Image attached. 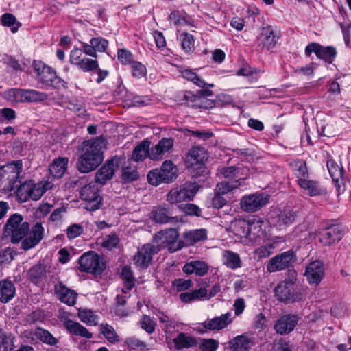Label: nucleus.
<instances>
[{
	"label": "nucleus",
	"mask_w": 351,
	"mask_h": 351,
	"mask_svg": "<svg viewBox=\"0 0 351 351\" xmlns=\"http://www.w3.org/2000/svg\"><path fill=\"white\" fill-rule=\"evenodd\" d=\"M45 229L42 223L36 222L31 229L29 224L23 221L22 215L15 213L8 219L4 228L5 237H10L12 243L21 242V248L27 251L36 246L43 239Z\"/></svg>",
	"instance_id": "nucleus-1"
},
{
	"label": "nucleus",
	"mask_w": 351,
	"mask_h": 351,
	"mask_svg": "<svg viewBox=\"0 0 351 351\" xmlns=\"http://www.w3.org/2000/svg\"><path fill=\"white\" fill-rule=\"evenodd\" d=\"M106 146L107 141L103 136L84 141L79 149L76 163L77 170L82 173L95 170L104 160V151Z\"/></svg>",
	"instance_id": "nucleus-2"
},
{
	"label": "nucleus",
	"mask_w": 351,
	"mask_h": 351,
	"mask_svg": "<svg viewBox=\"0 0 351 351\" xmlns=\"http://www.w3.org/2000/svg\"><path fill=\"white\" fill-rule=\"evenodd\" d=\"M53 187V180L50 177L37 183L29 180L21 184L17 188L16 195L21 202H25L30 199L37 201L41 198L44 193Z\"/></svg>",
	"instance_id": "nucleus-3"
},
{
	"label": "nucleus",
	"mask_w": 351,
	"mask_h": 351,
	"mask_svg": "<svg viewBox=\"0 0 351 351\" xmlns=\"http://www.w3.org/2000/svg\"><path fill=\"white\" fill-rule=\"evenodd\" d=\"M297 276L298 274L295 270L288 271L287 277L274 289L275 296L278 300L288 304L302 300V293L295 289Z\"/></svg>",
	"instance_id": "nucleus-4"
},
{
	"label": "nucleus",
	"mask_w": 351,
	"mask_h": 351,
	"mask_svg": "<svg viewBox=\"0 0 351 351\" xmlns=\"http://www.w3.org/2000/svg\"><path fill=\"white\" fill-rule=\"evenodd\" d=\"M0 173L4 182L3 190L12 191L18 187L17 182L21 183L23 178V162L21 160L13 161L0 168Z\"/></svg>",
	"instance_id": "nucleus-5"
},
{
	"label": "nucleus",
	"mask_w": 351,
	"mask_h": 351,
	"mask_svg": "<svg viewBox=\"0 0 351 351\" xmlns=\"http://www.w3.org/2000/svg\"><path fill=\"white\" fill-rule=\"evenodd\" d=\"M208 159V153L206 149L200 146H194L190 149L186 157V162L189 167L196 170L193 176H206L208 170L205 166V162Z\"/></svg>",
	"instance_id": "nucleus-6"
},
{
	"label": "nucleus",
	"mask_w": 351,
	"mask_h": 351,
	"mask_svg": "<svg viewBox=\"0 0 351 351\" xmlns=\"http://www.w3.org/2000/svg\"><path fill=\"white\" fill-rule=\"evenodd\" d=\"M178 169L171 160L163 162L160 169H156L149 172L147 180L149 184L157 186L162 182L169 183L177 178Z\"/></svg>",
	"instance_id": "nucleus-7"
},
{
	"label": "nucleus",
	"mask_w": 351,
	"mask_h": 351,
	"mask_svg": "<svg viewBox=\"0 0 351 351\" xmlns=\"http://www.w3.org/2000/svg\"><path fill=\"white\" fill-rule=\"evenodd\" d=\"M5 98L12 102H38L46 100V93L32 89L12 88L5 93Z\"/></svg>",
	"instance_id": "nucleus-8"
},
{
	"label": "nucleus",
	"mask_w": 351,
	"mask_h": 351,
	"mask_svg": "<svg viewBox=\"0 0 351 351\" xmlns=\"http://www.w3.org/2000/svg\"><path fill=\"white\" fill-rule=\"evenodd\" d=\"M178 237V230L171 228L155 234L153 243L159 247V251L162 247H167L169 252H173L183 247L182 241H177Z\"/></svg>",
	"instance_id": "nucleus-9"
},
{
	"label": "nucleus",
	"mask_w": 351,
	"mask_h": 351,
	"mask_svg": "<svg viewBox=\"0 0 351 351\" xmlns=\"http://www.w3.org/2000/svg\"><path fill=\"white\" fill-rule=\"evenodd\" d=\"M199 188V186L196 183L186 182L178 187L171 189L168 193L167 200L171 204L193 200Z\"/></svg>",
	"instance_id": "nucleus-10"
},
{
	"label": "nucleus",
	"mask_w": 351,
	"mask_h": 351,
	"mask_svg": "<svg viewBox=\"0 0 351 351\" xmlns=\"http://www.w3.org/2000/svg\"><path fill=\"white\" fill-rule=\"evenodd\" d=\"M78 262L79 269L83 272L100 274L106 268L103 258L93 251L82 255Z\"/></svg>",
	"instance_id": "nucleus-11"
},
{
	"label": "nucleus",
	"mask_w": 351,
	"mask_h": 351,
	"mask_svg": "<svg viewBox=\"0 0 351 351\" xmlns=\"http://www.w3.org/2000/svg\"><path fill=\"white\" fill-rule=\"evenodd\" d=\"M296 259V254L293 250L278 254L268 261L267 270L270 273L284 270L292 266Z\"/></svg>",
	"instance_id": "nucleus-12"
},
{
	"label": "nucleus",
	"mask_w": 351,
	"mask_h": 351,
	"mask_svg": "<svg viewBox=\"0 0 351 351\" xmlns=\"http://www.w3.org/2000/svg\"><path fill=\"white\" fill-rule=\"evenodd\" d=\"M80 195L81 199L87 202L86 208L88 210H96L100 208L102 197L95 183L91 182L82 187Z\"/></svg>",
	"instance_id": "nucleus-13"
},
{
	"label": "nucleus",
	"mask_w": 351,
	"mask_h": 351,
	"mask_svg": "<svg viewBox=\"0 0 351 351\" xmlns=\"http://www.w3.org/2000/svg\"><path fill=\"white\" fill-rule=\"evenodd\" d=\"M119 165L120 158L117 156H114L106 161L95 173V183L101 186L105 185L107 182L113 178L115 172L119 169Z\"/></svg>",
	"instance_id": "nucleus-14"
},
{
	"label": "nucleus",
	"mask_w": 351,
	"mask_h": 351,
	"mask_svg": "<svg viewBox=\"0 0 351 351\" xmlns=\"http://www.w3.org/2000/svg\"><path fill=\"white\" fill-rule=\"evenodd\" d=\"M280 37V32L272 26L263 27L257 37L258 47L262 50H271L276 47Z\"/></svg>",
	"instance_id": "nucleus-15"
},
{
	"label": "nucleus",
	"mask_w": 351,
	"mask_h": 351,
	"mask_svg": "<svg viewBox=\"0 0 351 351\" xmlns=\"http://www.w3.org/2000/svg\"><path fill=\"white\" fill-rule=\"evenodd\" d=\"M159 252V247L154 243L143 245L134 256V264L141 269L147 268L152 263L153 255Z\"/></svg>",
	"instance_id": "nucleus-16"
},
{
	"label": "nucleus",
	"mask_w": 351,
	"mask_h": 351,
	"mask_svg": "<svg viewBox=\"0 0 351 351\" xmlns=\"http://www.w3.org/2000/svg\"><path fill=\"white\" fill-rule=\"evenodd\" d=\"M232 322V315L228 312L219 317L207 319L199 325V330L202 332L207 331H219L226 328Z\"/></svg>",
	"instance_id": "nucleus-17"
},
{
	"label": "nucleus",
	"mask_w": 351,
	"mask_h": 351,
	"mask_svg": "<svg viewBox=\"0 0 351 351\" xmlns=\"http://www.w3.org/2000/svg\"><path fill=\"white\" fill-rule=\"evenodd\" d=\"M315 53L318 58L322 59L326 62L331 63L335 60L337 54L336 49L331 46L323 47L317 43H311L305 48V55L310 56Z\"/></svg>",
	"instance_id": "nucleus-18"
},
{
	"label": "nucleus",
	"mask_w": 351,
	"mask_h": 351,
	"mask_svg": "<svg viewBox=\"0 0 351 351\" xmlns=\"http://www.w3.org/2000/svg\"><path fill=\"white\" fill-rule=\"evenodd\" d=\"M269 200V196L264 193H255L243 198L241 208L247 212H255L264 206Z\"/></svg>",
	"instance_id": "nucleus-19"
},
{
	"label": "nucleus",
	"mask_w": 351,
	"mask_h": 351,
	"mask_svg": "<svg viewBox=\"0 0 351 351\" xmlns=\"http://www.w3.org/2000/svg\"><path fill=\"white\" fill-rule=\"evenodd\" d=\"M298 321L299 317L297 315H284L276 321L274 329L278 334L287 335L294 330Z\"/></svg>",
	"instance_id": "nucleus-20"
},
{
	"label": "nucleus",
	"mask_w": 351,
	"mask_h": 351,
	"mask_svg": "<svg viewBox=\"0 0 351 351\" xmlns=\"http://www.w3.org/2000/svg\"><path fill=\"white\" fill-rule=\"evenodd\" d=\"M325 269L323 263L319 261L310 263L306 267L304 275L310 285H318L323 279Z\"/></svg>",
	"instance_id": "nucleus-21"
},
{
	"label": "nucleus",
	"mask_w": 351,
	"mask_h": 351,
	"mask_svg": "<svg viewBox=\"0 0 351 351\" xmlns=\"http://www.w3.org/2000/svg\"><path fill=\"white\" fill-rule=\"evenodd\" d=\"M54 293L61 302L71 306L76 304L77 293L67 287L62 282L58 281L54 285Z\"/></svg>",
	"instance_id": "nucleus-22"
},
{
	"label": "nucleus",
	"mask_w": 351,
	"mask_h": 351,
	"mask_svg": "<svg viewBox=\"0 0 351 351\" xmlns=\"http://www.w3.org/2000/svg\"><path fill=\"white\" fill-rule=\"evenodd\" d=\"M173 138H163L150 149L148 158L154 160H161L164 154L169 152L173 148Z\"/></svg>",
	"instance_id": "nucleus-23"
},
{
	"label": "nucleus",
	"mask_w": 351,
	"mask_h": 351,
	"mask_svg": "<svg viewBox=\"0 0 351 351\" xmlns=\"http://www.w3.org/2000/svg\"><path fill=\"white\" fill-rule=\"evenodd\" d=\"M231 351H250L254 346V341L247 334L238 335L228 342Z\"/></svg>",
	"instance_id": "nucleus-24"
},
{
	"label": "nucleus",
	"mask_w": 351,
	"mask_h": 351,
	"mask_svg": "<svg viewBox=\"0 0 351 351\" xmlns=\"http://www.w3.org/2000/svg\"><path fill=\"white\" fill-rule=\"evenodd\" d=\"M183 271L188 274H195L197 276H204L208 274L209 265L205 261L200 260L187 262L182 268Z\"/></svg>",
	"instance_id": "nucleus-25"
},
{
	"label": "nucleus",
	"mask_w": 351,
	"mask_h": 351,
	"mask_svg": "<svg viewBox=\"0 0 351 351\" xmlns=\"http://www.w3.org/2000/svg\"><path fill=\"white\" fill-rule=\"evenodd\" d=\"M297 183L311 197L326 193V190L315 180L302 178L297 180Z\"/></svg>",
	"instance_id": "nucleus-26"
},
{
	"label": "nucleus",
	"mask_w": 351,
	"mask_h": 351,
	"mask_svg": "<svg viewBox=\"0 0 351 351\" xmlns=\"http://www.w3.org/2000/svg\"><path fill=\"white\" fill-rule=\"evenodd\" d=\"M343 236L341 230L337 226L325 229L319 234V241L324 245H330L339 241Z\"/></svg>",
	"instance_id": "nucleus-27"
},
{
	"label": "nucleus",
	"mask_w": 351,
	"mask_h": 351,
	"mask_svg": "<svg viewBox=\"0 0 351 351\" xmlns=\"http://www.w3.org/2000/svg\"><path fill=\"white\" fill-rule=\"evenodd\" d=\"M47 265L44 261H39L27 271L28 279L34 284H38L47 277Z\"/></svg>",
	"instance_id": "nucleus-28"
},
{
	"label": "nucleus",
	"mask_w": 351,
	"mask_h": 351,
	"mask_svg": "<svg viewBox=\"0 0 351 351\" xmlns=\"http://www.w3.org/2000/svg\"><path fill=\"white\" fill-rule=\"evenodd\" d=\"M327 167L338 193H342L343 191L341 187L343 184L342 169L333 160L327 161Z\"/></svg>",
	"instance_id": "nucleus-29"
},
{
	"label": "nucleus",
	"mask_w": 351,
	"mask_h": 351,
	"mask_svg": "<svg viewBox=\"0 0 351 351\" xmlns=\"http://www.w3.org/2000/svg\"><path fill=\"white\" fill-rule=\"evenodd\" d=\"M207 238V232L206 229H197L193 230L188 232H186L183 234V241H182V244L183 247L184 245L189 246L195 244L197 242H200L206 239Z\"/></svg>",
	"instance_id": "nucleus-30"
},
{
	"label": "nucleus",
	"mask_w": 351,
	"mask_h": 351,
	"mask_svg": "<svg viewBox=\"0 0 351 351\" xmlns=\"http://www.w3.org/2000/svg\"><path fill=\"white\" fill-rule=\"evenodd\" d=\"M43 84L47 86H53L57 88L65 87L66 82L56 75L55 71L49 67V71H44V74L40 78Z\"/></svg>",
	"instance_id": "nucleus-31"
},
{
	"label": "nucleus",
	"mask_w": 351,
	"mask_h": 351,
	"mask_svg": "<svg viewBox=\"0 0 351 351\" xmlns=\"http://www.w3.org/2000/svg\"><path fill=\"white\" fill-rule=\"evenodd\" d=\"M16 288L13 282L8 279L0 280V302L6 304L15 295Z\"/></svg>",
	"instance_id": "nucleus-32"
},
{
	"label": "nucleus",
	"mask_w": 351,
	"mask_h": 351,
	"mask_svg": "<svg viewBox=\"0 0 351 351\" xmlns=\"http://www.w3.org/2000/svg\"><path fill=\"white\" fill-rule=\"evenodd\" d=\"M64 326L70 332V333L74 335L80 336L86 339H90L93 337L92 333L78 322L69 319H65L64 321Z\"/></svg>",
	"instance_id": "nucleus-33"
},
{
	"label": "nucleus",
	"mask_w": 351,
	"mask_h": 351,
	"mask_svg": "<svg viewBox=\"0 0 351 351\" xmlns=\"http://www.w3.org/2000/svg\"><path fill=\"white\" fill-rule=\"evenodd\" d=\"M222 261L227 267L232 269H236L242 267V261L240 256L230 250H224L223 252Z\"/></svg>",
	"instance_id": "nucleus-34"
},
{
	"label": "nucleus",
	"mask_w": 351,
	"mask_h": 351,
	"mask_svg": "<svg viewBox=\"0 0 351 351\" xmlns=\"http://www.w3.org/2000/svg\"><path fill=\"white\" fill-rule=\"evenodd\" d=\"M68 165V158H59L55 160L49 167L50 175L53 178H60L64 174Z\"/></svg>",
	"instance_id": "nucleus-35"
},
{
	"label": "nucleus",
	"mask_w": 351,
	"mask_h": 351,
	"mask_svg": "<svg viewBox=\"0 0 351 351\" xmlns=\"http://www.w3.org/2000/svg\"><path fill=\"white\" fill-rule=\"evenodd\" d=\"M175 347L178 350L193 348L197 346V341L193 337L186 335L184 332L180 333L173 339Z\"/></svg>",
	"instance_id": "nucleus-36"
},
{
	"label": "nucleus",
	"mask_w": 351,
	"mask_h": 351,
	"mask_svg": "<svg viewBox=\"0 0 351 351\" xmlns=\"http://www.w3.org/2000/svg\"><path fill=\"white\" fill-rule=\"evenodd\" d=\"M152 219L158 223H167L173 220L172 213L169 208L158 207L151 213Z\"/></svg>",
	"instance_id": "nucleus-37"
},
{
	"label": "nucleus",
	"mask_w": 351,
	"mask_h": 351,
	"mask_svg": "<svg viewBox=\"0 0 351 351\" xmlns=\"http://www.w3.org/2000/svg\"><path fill=\"white\" fill-rule=\"evenodd\" d=\"M150 144V141L147 139L143 141L134 148L132 155V159L135 161H143L146 157H148Z\"/></svg>",
	"instance_id": "nucleus-38"
},
{
	"label": "nucleus",
	"mask_w": 351,
	"mask_h": 351,
	"mask_svg": "<svg viewBox=\"0 0 351 351\" xmlns=\"http://www.w3.org/2000/svg\"><path fill=\"white\" fill-rule=\"evenodd\" d=\"M32 335L36 339L49 345H56L58 341L49 331L40 328H36L33 331Z\"/></svg>",
	"instance_id": "nucleus-39"
},
{
	"label": "nucleus",
	"mask_w": 351,
	"mask_h": 351,
	"mask_svg": "<svg viewBox=\"0 0 351 351\" xmlns=\"http://www.w3.org/2000/svg\"><path fill=\"white\" fill-rule=\"evenodd\" d=\"M99 332L104 335L106 339L111 343L120 341V338L114 328L108 324H101L99 326Z\"/></svg>",
	"instance_id": "nucleus-40"
},
{
	"label": "nucleus",
	"mask_w": 351,
	"mask_h": 351,
	"mask_svg": "<svg viewBox=\"0 0 351 351\" xmlns=\"http://www.w3.org/2000/svg\"><path fill=\"white\" fill-rule=\"evenodd\" d=\"M14 337L0 327V351H10L14 346Z\"/></svg>",
	"instance_id": "nucleus-41"
},
{
	"label": "nucleus",
	"mask_w": 351,
	"mask_h": 351,
	"mask_svg": "<svg viewBox=\"0 0 351 351\" xmlns=\"http://www.w3.org/2000/svg\"><path fill=\"white\" fill-rule=\"evenodd\" d=\"M78 317L82 322L89 326L97 324V316L90 310L79 309Z\"/></svg>",
	"instance_id": "nucleus-42"
},
{
	"label": "nucleus",
	"mask_w": 351,
	"mask_h": 351,
	"mask_svg": "<svg viewBox=\"0 0 351 351\" xmlns=\"http://www.w3.org/2000/svg\"><path fill=\"white\" fill-rule=\"evenodd\" d=\"M240 185V180H237L232 182H221L217 184L216 193L225 195L237 189Z\"/></svg>",
	"instance_id": "nucleus-43"
},
{
	"label": "nucleus",
	"mask_w": 351,
	"mask_h": 351,
	"mask_svg": "<svg viewBox=\"0 0 351 351\" xmlns=\"http://www.w3.org/2000/svg\"><path fill=\"white\" fill-rule=\"evenodd\" d=\"M125 345L131 350L144 351L147 350V344L136 337H130L125 339Z\"/></svg>",
	"instance_id": "nucleus-44"
},
{
	"label": "nucleus",
	"mask_w": 351,
	"mask_h": 351,
	"mask_svg": "<svg viewBox=\"0 0 351 351\" xmlns=\"http://www.w3.org/2000/svg\"><path fill=\"white\" fill-rule=\"evenodd\" d=\"M182 77L192 82L199 87H204L206 82L191 69H186L181 73Z\"/></svg>",
	"instance_id": "nucleus-45"
},
{
	"label": "nucleus",
	"mask_w": 351,
	"mask_h": 351,
	"mask_svg": "<svg viewBox=\"0 0 351 351\" xmlns=\"http://www.w3.org/2000/svg\"><path fill=\"white\" fill-rule=\"evenodd\" d=\"M180 40L182 47L186 52H191L194 49L195 40L193 35L183 32L180 34Z\"/></svg>",
	"instance_id": "nucleus-46"
},
{
	"label": "nucleus",
	"mask_w": 351,
	"mask_h": 351,
	"mask_svg": "<svg viewBox=\"0 0 351 351\" xmlns=\"http://www.w3.org/2000/svg\"><path fill=\"white\" fill-rule=\"evenodd\" d=\"M275 247L276 243H267L255 250L254 253L258 258H265L274 252Z\"/></svg>",
	"instance_id": "nucleus-47"
},
{
	"label": "nucleus",
	"mask_w": 351,
	"mask_h": 351,
	"mask_svg": "<svg viewBox=\"0 0 351 351\" xmlns=\"http://www.w3.org/2000/svg\"><path fill=\"white\" fill-rule=\"evenodd\" d=\"M139 324L141 328L145 330L148 334H152L155 330L156 324L149 315H143Z\"/></svg>",
	"instance_id": "nucleus-48"
},
{
	"label": "nucleus",
	"mask_w": 351,
	"mask_h": 351,
	"mask_svg": "<svg viewBox=\"0 0 351 351\" xmlns=\"http://www.w3.org/2000/svg\"><path fill=\"white\" fill-rule=\"evenodd\" d=\"M77 67L84 72H90L99 67L98 62L96 59L84 58V60L80 63Z\"/></svg>",
	"instance_id": "nucleus-49"
},
{
	"label": "nucleus",
	"mask_w": 351,
	"mask_h": 351,
	"mask_svg": "<svg viewBox=\"0 0 351 351\" xmlns=\"http://www.w3.org/2000/svg\"><path fill=\"white\" fill-rule=\"evenodd\" d=\"M169 19L173 22L176 25L182 27L185 25H191L195 27L192 22L188 21L186 18L181 16L179 12L173 11L169 16Z\"/></svg>",
	"instance_id": "nucleus-50"
},
{
	"label": "nucleus",
	"mask_w": 351,
	"mask_h": 351,
	"mask_svg": "<svg viewBox=\"0 0 351 351\" xmlns=\"http://www.w3.org/2000/svg\"><path fill=\"white\" fill-rule=\"evenodd\" d=\"M90 43L94 46L96 53L105 51L108 46V41L102 37L93 38Z\"/></svg>",
	"instance_id": "nucleus-51"
},
{
	"label": "nucleus",
	"mask_w": 351,
	"mask_h": 351,
	"mask_svg": "<svg viewBox=\"0 0 351 351\" xmlns=\"http://www.w3.org/2000/svg\"><path fill=\"white\" fill-rule=\"evenodd\" d=\"M15 253L10 248H5L0 252V266L5 265L12 261Z\"/></svg>",
	"instance_id": "nucleus-52"
},
{
	"label": "nucleus",
	"mask_w": 351,
	"mask_h": 351,
	"mask_svg": "<svg viewBox=\"0 0 351 351\" xmlns=\"http://www.w3.org/2000/svg\"><path fill=\"white\" fill-rule=\"evenodd\" d=\"M121 276L124 282L129 283V289H132L134 286V276L131 267L124 266L122 269Z\"/></svg>",
	"instance_id": "nucleus-53"
},
{
	"label": "nucleus",
	"mask_w": 351,
	"mask_h": 351,
	"mask_svg": "<svg viewBox=\"0 0 351 351\" xmlns=\"http://www.w3.org/2000/svg\"><path fill=\"white\" fill-rule=\"evenodd\" d=\"M132 75L135 77L141 78L146 75V67L139 62H132L131 64Z\"/></svg>",
	"instance_id": "nucleus-54"
},
{
	"label": "nucleus",
	"mask_w": 351,
	"mask_h": 351,
	"mask_svg": "<svg viewBox=\"0 0 351 351\" xmlns=\"http://www.w3.org/2000/svg\"><path fill=\"white\" fill-rule=\"evenodd\" d=\"M219 343L213 339H204L201 343L202 351H215L218 348Z\"/></svg>",
	"instance_id": "nucleus-55"
},
{
	"label": "nucleus",
	"mask_w": 351,
	"mask_h": 351,
	"mask_svg": "<svg viewBox=\"0 0 351 351\" xmlns=\"http://www.w3.org/2000/svg\"><path fill=\"white\" fill-rule=\"evenodd\" d=\"M83 51L78 48L73 49L70 53V62L77 66L84 60Z\"/></svg>",
	"instance_id": "nucleus-56"
},
{
	"label": "nucleus",
	"mask_w": 351,
	"mask_h": 351,
	"mask_svg": "<svg viewBox=\"0 0 351 351\" xmlns=\"http://www.w3.org/2000/svg\"><path fill=\"white\" fill-rule=\"evenodd\" d=\"M83 232V227L77 223H74L67 228L66 234L69 239H75Z\"/></svg>",
	"instance_id": "nucleus-57"
},
{
	"label": "nucleus",
	"mask_w": 351,
	"mask_h": 351,
	"mask_svg": "<svg viewBox=\"0 0 351 351\" xmlns=\"http://www.w3.org/2000/svg\"><path fill=\"white\" fill-rule=\"evenodd\" d=\"M181 209L183 212L188 215H195L200 216L201 209L195 204H186L182 205Z\"/></svg>",
	"instance_id": "nucleus-58"
},
{
	"label": "nucleus",
	"mask_w": 351,
	"mask_h": 351,
	"mask_svg": "<svg viewBox=\"0 0 351 351\" xmlns=\"http://www.w3.org/2000/svg\"><path fill=\"white\" fill-rule=\"evenodd\" d=\"M117 57L123 64H131L133 62V56L128 50L119 49L117 53Z\"/></svg>",
	"instance_id": "nucleus-59"
},
{
	"label": "nucleus",
	"mask_w": 351,
	"mask_h": 351,
	"mask_svg": "<svg viewBox=\"0 0 351 351\" xmlns=\"http://www.w3.org/2000/svg\"><path fill=\"white\" fill-rule=\"evenodd\" d=\"M296 167L297 173L295 175L298 178V180L302 178L307 179L308 178V173L307 171L306 162L304 161H298L296 163Z\"/></svg>",
	"instance_id": "nucleus-60"
},
{
	"label": "nucleus",
	"mask_w": 351,
	"mask_h": 351,
	"mask_svg": "<svg viewBox=\"0 0 351 351\" xmlns=\"http://www.w3.org/2000/svg\"><path fill=\"white\" fill-rule=\"evenodd\" d=\"M219 172L225 178L231 179L239 175V169L236 167L231 166L221 168Z\"/></svg>",
	"instance_id": "nucleus-61"
},
{
	"label": "nucleus",
	"mask_w": 351,
	"mask_h": 351,
	"mask_svg": "<svg viewBox=\"0 0 351 351\" xmlns=\"http://www.w3.org/2000/svg\"><path fill=\"white\" fill-rule=\"evenodd\" d=\"M139 175L136 170L130 167L123 168L122 171V178L127 181L136 180L138 178Z\"/></svg>",
	"instance_id": "nucleus-62"
},
{
	"label": "nucleus",
	"mask_w": 351,
	"mask_h": 351,
	"mask_svg": "<svg viewBox=\"0 0 351 351\" xmlns=\"http://www.w3.org/2000/svg\"><path fill=\"white\" fill-rule=\"evenodd\" d=\"M118 243L119 238L115 234L108 235L103 242V247L108 250H112Z\"/></svg>",
	"instance_id": "nucleus-63"
},
{
	"label": "nucleus",
	"mask_w": 351,
	"mask_h": 351,
	"mask_svg": "<svg viewBox=\"0 0 351 351\" xmlns=\"http://www.w3.org/2000/svg\"><path fill=\"white\" fill-rule=\"evenodd\" d=\"M295 219V216L291 212H283L279 215V221L285 225L292 223Z\"/></svg>",
	"instance_id": "nucleus-64"
}]
</instances>
